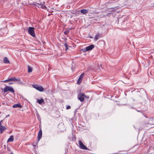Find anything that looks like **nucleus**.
Returning a JSON list of instances; mask_svg holds the SVG:
<instances>
[{
	"label": "nucleus",
	"mask_w": 154,
	"mask_h": 154,
	"mask_svg": "<svg viewBox=\"0 0 154 154\" xmlns=\"http://www.w3.org/2000/svg\"><path fill=\"white\" fill-rule=\"evenodd\" d=\"M85 98L88 99L89 97L87 96L84 94L81 93L78 95V98L81 102L84 101Z\"/></svg>",
	"instance_id": "1"
},
{
	"label": "nucleus",
	"mask_w": 154,
	"mask_h": 154,
	"mask_svg": "<svg viewBox=\"0 0 154 154\" xmlns=\"http://www.w3.org/2000/svg\"><path fill=\"white\" fill-rule=\"evenodd\" d=\"M3 91H4L6 93L8 91H10L11 92L14 93V91L12 87L10 86H6L3 89Z\"/></svg>",
	"instance_id": "2"
},
{
	"label": "nucleus",
	"mask_w": 154,
	"mask_h": 154,
	"mask_svg": "<svg viewBox=\"0 0 154 154\" xmlns=\"http://www.w3.org/2000/svg\"><path fill=\"white\" fill-rule=\"evenodd\" d=\"M34 29V28L31 27H29L28 29L29 33L33 37H35V36Z\"/></svg>",
	"instance_id": "3"
},
{
	"label": "nucleus",
	"mask_w": 154,
	"mask_h": 154,
	"mask_svg": "<svg viewBox=\"0 0 154 154\" xmlns=\"http://www.w3.org/2000/svg\"><path fill=\"white\" fill-rule=\"evenodd\" d=\"M32 86L33 88L40 92H42L44 91V89L42 86H40L37 85H33Z\"/></svg>",
	"instance_id": "4"
},
{
	"label": "nucleus",
	"mask_w": 154,
	"mask_h": 154,
	"mask_svg": "<svg viewBox=\"0 0 154 154\" xmlns=\"http://www.w3.org/2000/svg\"><path fill=\"white\" fill-rule=\"evenodd\" d=\"M78 143L80 149L86 150H88V148L83 144L81 140H79V141Z\"/></svg>",
	"instance_id": "5"
},
{
	"label": "nucleus",
	"mask_w": 154,
	"mask_h": 154,
	"mask_svg": "<svg viewBox=\"0 0 154 154\" xmlns=\"http://www.w3.org/2000/svg\"><path fill=\"white\" fill-rule=\"evenodd\" d=\"M94 47V45H91L85 48L84 49V51H87L92 50Z\"/></svg>",
	"instance_id": "6"
},
{
	"label": "nucleus",
	"mask_w": 154,
	"mask_h": 154,
	"mask_svg": "<svg viewBox=\"0 0 154 154\" xmlns=\"http://www.w3.org/2000/svg\"><path fill=\"white\" fill-rule=\"evenodd\" d=\"M84 73H82L80 75L77 82V83L78 84H80L84 76Z\"/></svg>",
	"instance_id": "7"
},
{
	"label": "nucleus",
	"mask_w": 154,
	"mask_h": 154,
	"mask_svg": "<svg viewBox=\"0 0 154 154\" xmlns=\"http://www.w3.org/2000/svg\"><path fill=\"white\" fill-rule=\"evenodd\" d=\"M42 136V131L41 129L39 130L37 140L38 142L40 140Z\"/></svg>",
	"instance_id": "8"
},
{
	"label": "nucleus",
	"mask_w": 154,
	"mask_h": 154,
	"mask_svg": "<svg viewBox=\"0 0 154 154\" xmlns=\"http://www.w3.org/2000/svg\"><path fill=\"white\" fill-rule=\"evenodd\" d=\"M6 128L4 126H3L0 124V132L2 133L5 130Z\"/></svg>",
	"instance_id": "9"
},
{
	"label": "nucleus",
	"mask_w": 154,
	"mask_h": 154,
	"mask_svg": "<svg viewBox=\"0 0 154 154\" xmlns=\"http://www.w3.org/2000/svg\"><path fill=\"white\" fill-rule=\"evenodd\" d=\"M100 36V34L99 33H97L95 35V38H94V40L95 41H97V40H98L99 39Z\"/></svg>",
	"instance_id": "10"
},
{
	"label": "nucleus",
	"mask_w": 154,
	"mask_h": 154,
	"mask_svg": "<svg viewBox=\"0 0 154 154\" xmlns=\"http://www.w3.org/2000/svg\"><path fill=\"white\" fill-rule=\"evenodd\" d=\"M4 63H9L10 62L8 59L6 57H5L3 60Z\"/></svg>",
	"instance_id": "11"
},
{
	"label": "nucleus",
	"mask_w": 154,
	"mask_h": 154,
	"mask_svg": "<svg viewBox=\"0 0 154 154\" xmlns=\"http://www.w3.org/2000/svg\"><path fill=\"white\" fill-rule=\"evenodd\" d=\"M19 79L18 78L17 79L15 78H12L9 79V81H13V82H15V81H19Z\"/></svg>",
	"instance_id": "12"
},
{
	"label": "nucleus",
	"mask_w": 154,
	"mask_h": 154,
	"mask_svg": "<svg viewBox=\"0 0 154 154\" xmlns=\"http://www.w3.org/2000/svg\"><path fill=\"white\" fill-rule=\"evenodd\" d=\"M14 137L13 136H11L7 140V142H12L14 140Z\"/></svg>",
	"instance_id": "13"
},
{
	"label": "nucleus",
	"mask_w": 154,
	"mask_h": 154,
	"mask_svg": "<svg viewBox=\"0 0 154 154\" xmlns=\"http://www.w3.org/2000/svg\"><path fill=\"white\" fill-rule=\"evenodd\" d=\"M21 106L19 104H16L14 105L13 106V107L14 108H17L21 107Z\"/></svg>",
	"instance_id": "14"
},
{
	"label": "nucleus",
	"mask_w": 154,
	"mask_h": 154,
	"mask_svg": "<svg viewBox=\"0 0 154 154\" xmlns=\"http://www.w3.org/2000/svg\"><path fill=\"white\" fill-rule=\"evenodd\" d=\"M81 12L83 14H85L88 12V11L86 9H82L81 10Z\"/></svg>",
	"instance_id": "15"
},
{
	"label": "nucleus",
	"mask_w": 154,
	"mask_h": 154,
	"mask_svg": "<svg viewBox=\"0 0 154 154\" xmlns=\"http://www.w3.org/2000/svg\"><path fill=\"white\" fill-rule=\"evenodd\" d=\"M37 102L38 103L41 104L44 102V100L42 98L40 100H38Z\"/></svg>",
	"instance_id": "16"
},
{
	"label": "nucleus",
	"mask_w": 154,
	"mask_h": 154,
	"mask_svg": "<svg viewBox=\"0 0 154 154\" xmlns=\"http://www.w3.org/2000/svg\"><path fill=\"white\" fill-rule=\"evenodd\" d=\"M28 73H30L32 71V68L30 66H28Z\"/></svg>",
	"instance_id": "17"
},
{
	"label": "nucleus",
	"mask_w": 154,
	"mask_h": 154,
	"mask_svg": "<svg viewBox=\"0 0 154 154\" xmlns=\"http://www.w3.org/2000/svg\"><path fill=\"white\" fill-rule=\"evenodd\" d=\"M149 121L151 122H152V123L153 124H154V119H153V118H151L150 119Z\"/></svg>",
	"instance_id": "18"
},
{
	"label": "nucleus",
	"mask_w": 154,
	"mask_h": 154,
	"mask_svg": "<svg viewBox=\"0 0 154 154\" xmlns=\"http://www.w3.org/2000/svg\"><path fill=\"white\" fill-rule=\"evenodd\" d=\"M64 46L65 47V50L66 51L68 49V46L66 44H64Z\"/></svg>",
	"instance_id": "19"
},
{
	"label": "nucleus",
	"mask_w": 154,
	"mask_h": 154,
	"mask_svg": "<svg viewBox=\"0 0 154 154\" xmlns=\"http://www.w3.org/2000/svg\"><path fill=\"white\" fill-rule=\"evenodd\" d=\"M10 82L9 81V79H8L7 80L2 81V82Z\"/></svg>",
	"instance_id": "20"
},
{
	"label": "nucleus",
	"mask_w": 154,
	"mask_h": 154,
	"mask_svg": "<svg viewBox=\"0 0 154 154\" xmlns=\"http://www.w3.org/2000/svg\"><path fill=\"white\" fill-rule=\"evenodd\" d=\"M71 108V107L70 106H67L66 108V109H70Z\"/></svg>",
	"instance_id": "21"
},
{
	"label": "nucleus",
	"mask_w": 154,
	"mask_h": 154,
	"mask_svg": "<svg viewBox=\"0 0 154 154\" xmlns=\"http://www.w3.org/2000/svg\"><path fill=\"white\" fill-rule=\"evenodd\" d=\"M68 31H65L64 32V33L65 34H67V33H68Z\"/></svg>",
	"instance_id": "22"
},
{
	"label": "nucleus",
	"mask_w": 154,
	"mask_h": 154,
	"mask_svg": "<svg viewBox=\"0 0 154 154\" xmlns=\"http://www.w3.org/2000/svg\"><path fill=\"white\" fill-rule=\"evenodd\" d=\"M13 84V82H10L8 84L9 85H11Z\"/></svg>",
	"instance_id": "23"
},
{
	"label": "nucleus",
	"mask_w": 154,
	"mask_h": 154,
	"mask_svg": "<svg viewBox=\"0 0 154 154\" xmlns=\"http://www.w3.org/2000/svg\"><path fill=\"white\" fill-rule=\"evenodd\" d=\"M3 122V120H1V121H0V125H1V123H2V122Z\"/></svg>",
	"instance_id": "24"
},
{
	"label": "nucleus",
	"mask_w": 154,
	"mask_h": 154,
	"mask_svg": "<svg viewBox=\"0 0 154 154\" xmlns=\"http://www.w3.org/2000/svg\"><path fill=\"white\" fill-rule=\"evenodd\" d=\"M9 116V115H7L6 116V117H8Z\"/></svg>",
	"instance_id": "25"
},
{
	"label": "nucleus",
	"mask_w": 154,
	"mask_h": 154,
	"mask_svg": "<svg viewBox=\"0 0 154 154\" xmlns=\"http://www.w3.org/2000/svg\"><path fill=\"white\" fill-rule=\"evenodd\" d=\"M7 149L9 151H10V149L8 147L7 148Z\"/></svg>",
	"instance_id": "26"
},
{
	"label": "nucleus",
	"mask_w": 154,
	"mask_h": 154,
	"mask_svg": "<svg viewBox=\"0 0 154 154\" xmlns=\"http://www.w3.org/2000/svg\"><path fill=\"white\" fill-rule=\"evenodd\" d=\"M33 146H36L35 145H33Z\"/></svg>",
	"instance_id": "27"
},
{
	"label": "nucleus",
	"mask_w": 154,
	"mask_h": 154,
	"mask_svg": "<svg viewBox=\"0 0 154 154\" xmlns=\"http://www.w3.org/2000/svg\"><path fill=\"white\" fill-rule=\"evenodd\" d=\"M11 154H13L12 152H11Z\"/></svg>",
	"instance_id": "28"
},
{
	"label": "nucleus",
	"mask_w": 154,
	"mask_h": 154,
	"mask_svg": "<svg viewBox=\"0 0 154 154\" xmlns=\"http://www.w3.org/2000/svg\"><path fill=\"white\" fill-rule=\"evenodd\" d=\"M90 38H92V37H90Z\"/></svg>",
	"instance_id": "29"
}]
</instances>
